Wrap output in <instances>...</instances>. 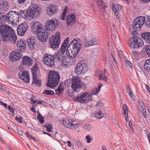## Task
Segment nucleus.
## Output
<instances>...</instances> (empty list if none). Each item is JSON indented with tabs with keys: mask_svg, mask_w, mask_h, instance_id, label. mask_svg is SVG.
<instances>
[{
	"mask_svg": "<svg viewBox=\"0 0 150 150\" xmlns=\"http://www.w3.org/2000/svg\"><path fill=\"white\" fill-rule=\"evenodd\" d=\"M110 59L111 60V61L112 62V60L115 62H116V61L115 59V58H114L112 54H111L110 56Z\"/></svg>",
	"mask_w": 150,
	"mask_h": 150,
	"instance_id": "obj_62",
	"label": "nucleus"
},
{
	"mask_svg": "<svg viewBox=\"0 0 150 150\" xmlns=\"http://www.w3.org/2000/svg\"><path fill=\"white\" fill-rule=\"evenodd\" d=\"M33 61L30 57L25 56L23 57L22 64L29 66H31L33 64Z\"/></svg>",
	"mask_w": 150,
	"mask_h": 150,
	"instance_id": "obj_23",
	"label": "nucleus"
},
{
	"mask_svg": "<svg viewBox=\"0 0 150 150\" xmlns=\"http://www.w3.org/2000/svg\"><path fill=\"white\" fill-rule=\"evenodd\" d=\"M7 14L6 15L3 12L0 13V23H2L7 22Z\"/></svg>",
	"mask_w": 150,
	"mask_h": 150,
	"instance_id": "obj_30",
	"label": "nucleus"
},
{
	"mask_svg": "<svg viewBox=\"0 0 150 150\" xmlns=\"http://www.w3.org/2000/svg\"><path fill=\"white\" fill-rule=\"evenodd\" d=\"M69 41V38H67L65 40H64L63 43L62 44L60 49H62L66 50L67 46V45Z\"/></svg>",
	"mask_w": 150,
	"mask_h": 150,
	"instance_id": "obj_37",
	"label": "nucleus"
},
{
	"mask_svg": "<svg viewBox=\"0 0 150 150\" xmlns=\"http://www.w3.org/2000/svg\"><path fill=\"white\" fill-rule=\"evenodd\" d=\"M142 113H143L144 117L145 118H147V115L146 114V109H145V111H143V110L141 111Z\"/></svg>",
	"mask_w": 150,
	"mask_h": 150,
	"instance_id": "obj_58",
	"label": "nucleus"
},
{
	"mask_svg": "<svg viewBox=\"0 0 150 150\" xmlns=\"http://www.w3.org/2000/svg\"><path fill=\"white\" fill-rule=\"evenodd\" d=\"M103 105V103L102 102H101L100 101H98L97 103L96 104V106H102Z\"/></svg>",
	"mask_w": 150,
	"mask_h": 150,
	"instance_id": "obj_61",
	"label": "nucleus"
},
{
	"mask_svg": "<svg viewBox=\"0 0 150 150\" xmlns=\"http://www.w3.org/2000/svg\"><path fill=\"white\" fill-rule=\"evenodd\" d=\"M60 77L58 73L56 71H50L49 74L46 85L47 87L53 88L57 86Z\"/></svg>",
	"mask_w": 150,
	"mask_h": 150,
	"instance_id": "obj_3",
	"label": "nucleus"
},
{
	"mask_svg": "<svg viewBox=\"0 0 150 150\" xmlns=\"http://www.w3.org/2000/svg\"><path fill=\"white\" fill-rule=\"evenodd\" d=\"M92 128V127L91 125L90 124L86 125L84 126V128L87 130H91Z\"/></svg>",
	"mask_w": 150,
	"mask_h": 150,
	"instance_id": "obj_49",
	"label": "nucleus"
},
{
	"mask_svg": "<svg viewBox=\"0 0 150 150\" xmlns=\"http://www.w3.org/2000/svg\"><path fill=\"white\" fill-rule=\"evenodd\" d=\"M92 98V94L87 92L81 93L74 98V100L82 103H88Z\"/></svg>",
	"mask_w": 150,
	"mask_h": 150,
	"instance_id": "obj_5",
	"label": "nucleus"
},
{
	"mask_svg": "<svg viewBox=\"0 0 150 150\" xmlns=\"http://www.w3.org/2000/svg\"><path fill=\"white\" fill-rule=\"evenodd\" d=\"M38 112V113L37 115V118L40 123L43 124L44 122V118L40 113L39 112Z\"/></svg>",
	"mask_w": 150,
	"mask_h": 150,
	"instance_id": "obj_39",
	"label": "nucleus"
},
{
	"mask_svg": "<svg viewBox=\"0 0 150 150\" xmlns=\"http://www.w3.org/2000/svg\"><path fill=\"white\" fill-rule=\"evenodd\" d=\"M83 86L82 82L78 76L73 77L72 79L71 87L75 92H78L80 91Z\"/></svg>",
	"mask_w": 150,
	"mask_h": 150,
	"instance_id": "obj_7",
	"label": "nucleus"
},
{
	"mask_svg": "<svg viewBox=\"0 0 150 150\" xmlns=\"http://www.w3.org/2000/svg\"><path fill=\"white\" fill-rule=\"evenodd\" d=\"M59 23V22L57 19L46 21L45 22L46 29L47 30L53 31L55 30Z\"/></svg>",
	"mask_w": 150,
	"mask_h": 150,
	"instance_id": "obj_12",
	"label": "nucleus"
},
{
	"mask_svg": "<svg viewBox=\"0 0 150 150\" xmlns=\"http://www.w3.org/2000/svg\"><path fill=\"white\" fill-rule=\"evenodd\" d=\"M128 93L129 95L131 100L132 101L134 100H135V96L134 94L130 91V90L128 91Z\"/></svg>",
	"mask_w": 150,
	"mask_h": 150,
	"instance_id": "obj_47",
	"label": "nucleus"
},
{
	"mask_svg": "<svg viewBox=\"0 0 150 150\" xmlns=\"http://www.w3.org/2000/svg\"><path fill=\"white\" fill-rule=\"evenodd\" d=\"M35 41L33 38H29L27 40V42L29 48L31 50H33L35 47Z\"/></svg>",
	"mask_w": 150,
	"mask_h": 150,
	"instance_id": "obj_25",
	"label": "nucleus"
},
{
	"mask_svg": "<svg viewBox=\"0 0 150 150\" xmlns=\"http://www.w3.org/2000/svg\"><path fill=\"white\" fill-rule=\"evenodd\" d=\"M69 47L67 49L66 51V54L67 56L71 58H74L76 56V55L78 53V52H77L74 50L71 49Z\"/></svg>",
	"mask_w": 150,
	"mask_h": 150,
	"instance_id": "obj_22",
	"label": "nucleus"
},
{
	"mask_svg": "<svg viewBox=\"0 0 150 150\" xmlns=\"http://www.w3.org/2000/svg\"><path fill=\"white\" fill-rule=\"evenodd\" d=\"M35 105H33L30 108V110L33 112H36V111L35 110Z\"/></svg>",
	"mask_w": 150,
	"mask_h": 150,
	"instance_id": "obj_64",
	"label": "nucleus"
},
{
	"mask_svg": "<svg viewBox=\"0 0 150 150\" xmlns=\"http://www.w3.org/2000/svg\"><path fill=\"white\" fill-rule=\"evenodd\" d=\"M123 115H126L128 113V109L127 106V105L126 104H124L123 105Z\"/></svg>",
	"mask_w": 150,
	"mask_h": 150,
	"instance_id": "obj_43",
	"label": "nucleus"
},
{
	"mask_svg": "<svg viewBox=\"0 0 150 150\" xmlns=\"http://www.w3.org/2000/svg\"><path fill=\"white\" fill-rule=\"evenodd\" d=\"M60 62H61L62 66L65 67H68L70 63L68 62V59L66 56L62 57Z\"/></svg>",
	"mask_w": 150,
	"mask_h": 150,
	"instance_id": "obj_26",
	"label": "nucleus"
},
{
	"mask_svg": "<svg viewBox=\"0 0 150 150\" xmlns=\"http://www.w3.org/2000/svg\"><path fill=\"white\" fill-rule=\"evenodd\" d=\"M146 21L145 25L148 28H150V16L147 18Z\"/></svg>",
	"mask_w": 150,
	"mask_h": 150,
	"instance_id": "obj_46",
	"label": "nucleus"
},
{
	"mask_svg": "<svg viewBox=\"0 0 150 150\" xmlns=\"http://www.w3.org/2000/svg\"><path fill=\"white\" fill-rule=\"evenodd\" d=\"M15 119L19 123H22V117L19 118L17 116H16V117Z\"/></svg>",
	"mask_w": 150,
	"mask_h": 150,
	"instance_id": "obj_55",
	"label": "nucleus"
},
{
	"mask_svg": "<svg viewBox=\"0 0 150 150\" xmlns=\"http://www.w3.org/2000/svg\"><path fill=\"white\" fill-rule=\"evenodd\" d=\"M81 41L79 38H76L72 41L68 45L69 47L78 52L81 48Z\"/></svg>",
	"mask_w": 150,
	"mask_h": 150,
	"instance_id": "obj_11",
	"label": "nucleus"
},
{
	"mask_svg": "<svg viewBox=\"0 0 150 150\" xmlns=\"http://www.w3.org/2000/svg\"><path fill=\"white\" fill-rule=\"evenodd\" d=\"M146 51L147 54L150 56V45L147 46L146 48Z\"/></svg>",
	"mask_w": 150,
	"mask_h": 150,
	"instance_id": "obj_51",
	"label": "nucleus"
},
{
	"mask_svg": "<svg viewBox=\"0 0 150 150\" xmlns=\"http://www.w3.org/2000/svg\"><path fill=\"white\" fill-rule=\"evenodd\" d=\"M95 117L98 119H100L103 117V114L100 110L96 112L95 114Z\"/></svg>",
	"mask_w": 150,
	"mask_h": 150,
	"instance_id": "obj_34",
	"label": "nucleus"
},
{
	"mask_svg": "<svg viewBox=\"0 0 150 150\" xmlns=\"http://www.w3.org/2000/svg\"><path fill=\"white\" fill-rule=\"evenodd\" d=\"M67 7L66 6L64 9L63 12L62 13V15L60 16V19L63 20L64 19V18L67 14Z\"/></svg>",
	"mask_w": 150,
	"mask_h": 150,
	"instance_id": "obj_38",
	"label": "nucleus"
},
{
	"mask_svg": "<svg viewBox=\"0 0 150 150\" xmlns=\"http://www.w3.org/2000/svg\"><path fill=\"white\" fill-rule=\"evenodd\" d=\"M17 46L18 49L21 52L24 51L26 47V42L23 40H19L17 42Z\"/></svg>",
	"mask_w": 150,
	"mask_h": 150,
	"instance_id": "obj_20",
	"label": "nucleus"
},
{
	"mask_svg": "<svg viewBox=\"0 0 150 150\" xmlns=\"http://www.w3.org/2000/svg\"><path fill=\"white\" fill-rule=\"evenodd\" d=\"M125 64L126 66L128 68H131L132 66V64L131 62L127 60L125 62Z\"/></svg>",
	"mask_w": 150,
	"mask_h": 150,
	"instance_id": "obj_50",
	"label": "nucleus"
},
{
	"mask_svg": "<svg viewBox=\"0 0 150 150\" xmlns=\"http://www.w3.org/2000/svg\"><path fill=\"white\" fill-rule=\"evenodd\" d=\"M139 107H140V110L141 111L143 110V111H145V107L144 103L142 101H141L139 102Z\"/></svg>",
	"mask_w": 150,
	"mask_h": 150,
	"instance_id": "obj_41",
	"label": "nucleus"
},
{
	"mask_svg": "<svg viewBox=\"0 0 150 150\" xmlns=\"http://www.w3.org/2000/svg\"><path fill=\"white\" fill-rule=\"evenodd\" d=\"M100 44L99 39L98 38H96L85 42L84 46L85 47H87L93 45H99Z\"/></svg>",
	"mask_w": 150,
	"mask_h": 150,
	"instance_id": "obj_19",
	"label": "nucleus"
},
{
	"mask_svg": "<svg viewBox=\"0 0 150 150\" xmlns=\"http://www.w3.org/2000/svg\"><path fill=\"white\" fill-rule=\"evenodd\" d=\"M16 130L18 132V133L19 134L21 135H22V132L21 130L19 128H18L17 127H16Z\"/></svg>",
	"mask_w": 150,
	"mask_h": 150,
	"instance_id": "obj_63",
	"label": "nucleus"
},
{
	"mask_svg": "<svg viewBox=\"0 0 150 150\" xmlns=\"http://www.w3.org/2000/svg\"><path fill=\"white\" fill-rule=\"evenodd\" d=\"M112 9L113 11H120L122 8L121 6L119 4L112 5Z\"/></svg>",
	"mask_w": 150,
	"mask_h": 150,
	"instance_id": "obj_36",
	"label": "nucleus"
},
{
	"mask_svg": "<svg viewBox=\"0 0 150 150\" xmlns=\"http://www.w3.org/2000/svg\"><path fill=\"white\" fill-rule=\"evenodd\" d=\"M95 1L97 3L98 7L100 9H103L106 7L105 4L102 0H95Z\"/></svg>",
	"mask_w": 150,
	"mask_h": 150,
	"instance_id": "obj_32",
	"label": "nucleus"
},
{
	"mask_svg": "<svg viewBox=\"0 0 150 150\" xmlns=\"http://www.w3.org/2000/svg\"><path fill=\"white\" fill-rule=\"evenodd\" d=\"M22 56V54L20 53L17 52L13 51L11 53L9 58L11 61L15 62L20 59Z\"/></svg>",
	"mask_w": 150,
	"mask_h": 150,
	"instance_id": "obj_18",
	"label": "nucleus"
},
{
	"mask_svg": "<svg viewBox=\"0 0 150 150\" xmlns=\"http://www.w3.org/2000/svg\"><path fill=\"white\" fill-rule=\"evenodd\" d=\"M26 134L27 135V137L28 138L30 139H31L33 140L35 142L36 141L35 139L34 138V137H32V136L30 135L29 134V133L28 132H26Z\"/></svg>",
	"mask_w": 150,
	"mask_h": 150,
	"instance_id": "obj_52",
	"label": "nucleus"
},
{
	"mask_svg": "<svg viewBox=\"0 0 150 150\" xmlns=\"http://www.w3.org/2000/svg\"><path fill=\"white\" fill-rule=\"evenodd\" d=\"M19 76L21 79L25 82L27 83L30 80L29 73L27 71L21 72V74L20 73Z\"/></svg>",
	"mask_w": 150,
	"mask_h": 150,
	"instance_id": "obj_21",
	"label": "nucleus"
},
{
	"mask_svg": "<svg viewBox=\"0 0 150 150\" xmlns=\"http://www.w3.org/2000/svg\"><path fill=\"white\" fill-rule=\"evenodd\" d=\"M77 145L79 148L82 147V145L80 141H78L76 143Z\"/></svg>",
	"mask_w": 150,
	"mask_h": 150,
	"instance_id": "obj_60",
	"label": "nucleus"
},
{
	"mask_svg": "<svg viewBox=\"0 0 150 150\" xmlns=\"http://www.w3.org/2000/svg\"><path fill=\"white\" fill-rule=\"evenodd\" d=\"M31 25L32 31L36 34L39 40L42 42L45 41L47 38L48 34L40 23L33 21Z\"/></svg>",
	"mask_w": 150,
	"mask_h": 150,
	"instance_id": "obj_2",
	"label": "nucleus"
},
{
	"mask_svg": "<svg viewBox=\"0 0 150 150\" xmlns=\"http://www.w3.org/2000/svg\"><path fill=\"white\" fill-rule=\"evenodd\" d=\"M58 10V7L54 4L50 5L46 8L47 14L49 16H52L57 12Z\"/></svg>",
	"mask_w": 150,
	"mask_h": 150,
	"instance_id": "obj_14",
	"label": "nucleus"
},
{
	"mask_svg": "<svg viewBox=\"0 0 150 150\" xmlns=\"http://www.w3.org/2000/svg\"><path fill=\"white\" fill-rule=\"evenodd\" d=\"M32 72L33 75V80H34L35 78H37V76L39 75V70L37 67V65H35L32 68Z\"/></svg>",
	"mask_w": 150,
	"mask_h": 150,
	"instance_id": "obj_24",
	"label": "nucleus"
},
{
	"mask_svg": "<svg viewBox=\"0 0 150 150\" xmlns=\"http://www.w3.org/2000/svg\"><path fill=\"white\" fill-rule=\"evenodd\" d=\"M75 21V16L74 15H69L67 17L66 22L68 25H72Z\"/></svg>",
	"mask_w": 150,
	"mask_h": 150,
	"instance_id": "obj_27",
	"label": "nucleus"
},
{
	"mask_svg": "<svg viewBox=\"0 0 150 150\" xmlns=\"http://www.w3.org/2000/svg\"><path fill=\"white\" fill-rule=\"evenodd\" d=\"M141 36L146 42L150 44V32H145L142 33Z\"/></svg>",
	"mask_w": 150,
	"mask_h": 150,
	"instance_id": "obj_29",
	"label": "nucleus"
},
{
	"mask_svg": "<svg viewBox=\"0 0 150 150\" xmlns=\"http://www.w3.org/2000/svg\"><path fill=\"white\" fill-rule=\"evenodd\" d=\"M128 44L131 47L136 48L143 46L144 45V42L140 38L135 37L130 40V42H128Z\"/></svg>",
	"mask_w": 150,
	"mask_h": 150,
	"instance_id": "obj_9",
	"label": "nucleus"
},
{
	"mask_svg": "<svg viewBox=\"0 0 150 150\" xmlns=\"http://www.w3.org/2000/svg\"><path fill=\"white\" fill-rule=\"evenodd\" d=\"M44 127L47 128V131L48 132H50L52 131L53 128L52 124H45L44 125Z\"/></svg>",
	"mask_w": 150,
	"mask_h": 150,
	"instance_id": "obj_40",
	"label": "nucleus"
},
{
	"mask_svg": "<svg viewBox=\"0 0 150 150\" xmlns=\"http://www.w3.org/2000/svg\"><path fill=\"white\" fill-rule=\"evenodd\" d=\"M60 42V35L57 33L50 38L49 44L50 47L53 49L57 50L59 47Z\"/></svg>",
	"mask_w": 150,
	"mask_h": 150,
	"instance_id": "obj_8",
	"label": "nucleus"
},
{
	"mask_svg": "<svg viewBox=\"0 0 150 150\" xmlns=\"http://www.w3.org/2000/svg\"><path fill=\"white\" fill-rule=\"evenodd\" d=\"M26 134L27 135V137L28 138L30 139H31L33 140L35 142L36 141L35 139L34 138V137H32V136L30 135L29 134V133L28 132H26Z\"/></svg>",
	"mask_w": 150,
	"mask_h": 150,
	"instance_id": "obj_53",
	"label": "nucleus"
},
{
	"mask_svg": "<svg viewBox=\"0 0 150 150\" xmlns=\"http://www.w3.org/2000/svg\"><path fill=\"white\" fill-rule=\"evenodd\" d=\"M144 68L145 70L147 71H150V59L146 60L144 65Z\"/></svg>",
	"mask_w": 150,
	"mask_h": 150,
	"instance_id": "obj_33",
	"label": "nucleus"
},
{
	"mask_svg": "<svg viewBox=\"0 0 150 150\" xmlns=\"http://www.w3.org/2000/svg\"><path fill=\"white\" fill-rule=\"evenodd\" d=\"M145 18L144 17H140L137 18L132 23V26L134 30H138L144 23Z\"/></svg>",
	"mask_w": 150,
	"mask_h": 150,
	"instance_id": "obj_13",
	"label": "nucleus"
},
{
	"mask_svg": "<svg viewBox=\"0 0 150 150\" xmlns=\"http://www.w3.org/2000/svg\"><path fill=\"white\" fill-rule=\"evenodd\" d=\"M87 70V66L85 61H81L76 65L75 69V73L79 74H82Z\"/></svg>",
	"mask_w": 150,
	"mask_h": 150,
	"instance_id": "obj_10",
	"label": "nucleus"
},
{
	"mask_svg": "<svg viewBox=\"0 0 150 150\" xmlns=\"http://www.w3.org/2000/svg\"><path fill=\"white\" fill-rule=\"evenodd\" d=\"M119 57L120 58L122 59L123 57V52L121 50H119L118 51Z\"/></svg>",
	"mask_w": 150,
	"mask_h": 150,
	"instance_id": "obj_57",
	"label": "nucleus"
},
{
	"mask_svg": "<svg viewBox=\"0 0 150 150\" xmlns=\"http://www.w3.org/2000/svg\"><path fill=\"white\" fill-rule=\"evenodd\" d=\"M32 84H35L37 86H40L41 85V82L40 81L38 80L37 78H35V79L33 80Z\"/></svg>",
	"mask_w": 150,
	"mask_h": 150,
	"instance_id": "obj_42",
	"label": "nucleus"
},
{
	"mask_svg": "<svg viewBox=\"0 0 150 150\" xmlns=\"http://www.w3.org/2000/svg\"><path fill=\"white\" fill-rule=\"evenodd\" d=\"M44 62L45 64L50 67H52L54 62L52 56L50 55L45 54L43 57Z\"/></svg>",
	"mask_w": 150,
	"mask_h": 150,
	"instance_id": "obj_16",
	"label": "nucleus"
},
{
	"mask_svg": "<svg viewBox=\"0 0 150 150\" xmlns=\"http://www.w3.org/2000/svg\"><path fill=\"white\" fill-rule=\"evenodd\" d=\"M132 54L134 57H137L139 54V52L136 51H133L132 52Z\"/></svg>",
	"mask_w": 150,
	"mask_h": 150,
	"instance_id": "obj_48",
	"label": "nucleus"
},
{
	"mask_svg": "<svg viewBox=\"0 0 150 150\" xmlns=\"http://www.w3.org/2000/svg\"><path fill=\"white\" fill-rule=\"evenodd\" d=\"M100 86H98V89L97 88H96L95 89H94L92 91V94L94 95H96L99 91L100 90L101 88Z\"/></svg>",
	"mask_w": 150,
	"mask_h": 150,
	"instance_id": "obj_45",
	"label": "nucleus"
},
{
	"mask_svg": "<svg viewBox=\"0 0 150 150\" xmlns=\"http://www.w3.org/2000/svg\"><path fill=\"white\" fill-rule=\"evenodd\" d=\"M19 15L16 11H11L7 13V22L10 24L17 25L19 20Z\"/></svg>",
	"mask_w": 150,
	"mask_h": 150,
	"instance_id": "obj_6",
	"label": "nucleus"
},
{
	"mask_svg": "<svg viewBox=\"0 0 150 150\" xmlns=\"http://www.w3.org/2000/svg\"><path fill=\"white\" fill-rule=\"evenodd\" d=\"M0 34L3 41L8 42L11 44H15L17 40L14 31L11 27L7 25H0Z\"/></svg>",
	"mask_w": 150,
	"mask_h": 150,
	"instance_id": "obj_1",
	"label": "nucleus"
},
{
	"mask_svg": "<svg viewBox=\"0 0 150 150\" xmlns=\"http://www.w3.org/2000/svg\"><path fill=\"white\" fill-rule=\"evenodd\" d=\"M74 123V121L72 120L69 119L63 121V124L65 127L72 129L76 128L79 127V124Z\"/></svg>",
	"mask_w": 150,
	"mask_h": 150,
	"instance_id": "obj_15",
	"label": "nucleus"
},
{
	"mask_svg": "<svg viewBox=\"0 0 150 150\" xmlns=\"http://www.w3.org/2000/svg\"><path fill=\"white\" fill-rule=\"evenodd\" d=\"M115 15L116 16V17L117 19H118L119 18L120 16H119V13L118 12L119 11H113Z\"/></svg>",
	"mask_w": 150,
	"mask_h": 150,
	"instance_id": "obj_56",
	"label": "nucleus"
},
{
	"mask_svg": "<svg viewBox=\"0 0 150 150\" xmlns=\"http://www.w3.org/2000/svg\"><path fill=\"white\" fill-rule=\"evenodd\" d=\"M97 72H98L99 74L98 77L99 80L107 81V77L105 75V70H104V72L99 70L97 71Z\"/></svg>",
	"mask_w": 150,
	"mask_h": 150,
	"instance_id": "obj_28",
	"label": "nucleus"
},
{
	"mask_svg": "<svg viewBox=\"0 0 150 150\" xmlns=\"http://www.w3.org/2000/svg\"><path fill=\"white\" fill-rule=\"evenodd\" d=\"M61 54V53H60L59 52L55 53V54L52 56L54 61L57 62H60L62 57Z\"/></svg>",
	"mask_w": 150,
	"mask_h": 150,
	"instance_id": "obj_31",
	"label": "nucleus"
},
{
	"mask_svg": "<svg viewBox=\"0 0 150 150\" xmlns=\"http://www.w3.org/2000/svg\"><path fill=\"white\" fill-rule=\"evenodd\" d=\"M86 138L88 143H90L92 140V138L89 135H88L86 137Z\"/></svg>",
	"mask_w": 150,
	"mask_h": 150,
	"instance_id": "obj_54",
	"label": "nucleus"
},
{
	"mask_svg": "<svg viewBox=\"0 0 150 150\" xmlns=\"http://www.w3.org/2000/svg\"><path fill=\"white\" fill-rule=\"evenodd\" d=\"M27 25L25 23H22L17 28V33L19 36H23L28 28Z\"/></svg>",
	"mask_w": 150,
	"mask_h": 150,
	"instance_id": "obj_17",
	"label": "nucleus"
},
{
	"mask_svg": "<svg viewBox=\"0 0 150 150\" xmlns=\"http://www.w3.org/2000/svg\"><path fill=\"white\" fill-rule=\"evenodd\" d=\"M7 108L11 113H14V110L12 108H11V105L8 106Z\"/></svg>",
	"mask_w": 150,
	"mask_h": 150,
	"instance_id": "obj_59",
	"label": "nucleus"
},
{
	"mask_svg": "<svg viewBox=\"0 0 150 150\" xmlns=\"http://www.w3.org/2000/svg\"><path fill=\"white\" fill-rule=\"evenodd\" d=\"M43 93L45 95H53L54 94V92L53 91L51 90L44 91L43 92Z\"/></svg>",
	"mask_w": 150,
	"mask_h": 150,
	"instance_id": "obj_44",
	"label": "nucleus"
},
{
	"mask_svg": "<svg viewBox=\"0 0 150 150\" xmlns=\"http://www.w3.org/2000/svg\"><path fill=\"white\" fill-rule=\"evenodd\" d=\"M64 89V88L63 85H62L61 84H60L57 89L55 90L56 94L58 95H59Z\"/></svg>",
	"mask_w": 150,
	"mask_h": 150,
	"instance_id": "obj_35",
	"label": "nucleus"
},
{
	"mask_svg": "<svg viewBox=\"0 0 150 150\" xmlns=\"http://www.w3.org/2000/svg\"><path fill=\"white\" fill-rule=\"evenodd\" d=\"M41 13V9L35 4H31L26 11L27 15L33 19L36 18Z\"/></svg>",
	"mask_w": 150,
	"mask_h": 150,
	"instance_id": "obj_4",
	"label": "nucleus"
}]
</instances>
